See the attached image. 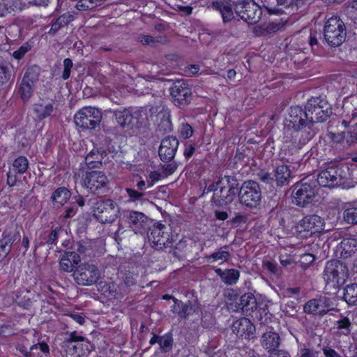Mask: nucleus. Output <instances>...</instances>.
<instances>
[{
  "instance_id": "1",
  "label": "nucleus",
  "mask_w": 357,
  "mask_h": 357,
  "mask_svg": "<svg viewBox=\"0 0 357 357\" xmlns=\"http://www.w3.org/2000/svg\"><path fill=\"white\" fill-rule=\"evenodd\" d=\"M289 118L286 119L284 130L292 128L300 136L299 143L307 144L317 133L314 124L326 121L332 114V108L328 101L321 97H312L304 109L298 105L289 109Z\"/></svg>"
},
{
  "instance_id": "2",
  "label": "nucleus",
  "mask_w": 357,
  "mask_h": 357,
  "mask_svg": "<svg viewBox=\"0 0 357 357\" xmlns=\"http://www.w3.org/2000/svg\"><path fill=\"white\" fill-rule=\"evenodd\" d=\"M123 223H127L128 227L131 228L137 234L142 233L148 229L150 223H151V220L143 213L139 211H123L119 216L118 229L113 233V238L118 243L126 237V229L123 227Z\"/></svg>"
},
{
  "instance_id": "3",
  "label": "nucleus",
  "mask_w": 357,
  "mask_h": 357,
  "mask_svg": "<svg viewBox=\"0 0 357 357\" xmlns=\"http://www.w3.org/2000/svg\"><path fill=\"white\" fill-rule=\"evenodd\" d=\"M349 168L347 165L329 163L317 174L318 184L324 188L341 185L349 178Z\"/></svg>"
},
{
  "instance_id": "4",
  "label": "nucleus",
  "mask_w": 357,
  "mask_h": 357,
  "mask_svg": "<svg viewBox=\"0 0 357 357\" xmlns=\"http://www.w3.org/2000/svg\"><path fill=\"white\" fill-rule=\"evenodd\" d=\"M348 271L346 264L339 260H331L326 263L323 273L326 294H335L348 277Z\"/></svg>"
},
{
  "instance_id": "5",
  "label": "nucleus",
  "mask_w": 357,
  "mask_h": 357,
  "mask_svg": "<svg viewBox=\"0 0 357 357\" xmlns=\"http://www.w3.org/2000/svg\"><path fill=\"white\" fill-rule=\"evenodd\" d=\"M93 213L100 223H112L119 218L121 213L114 201L107 199L98 200L93 204Z\"/></svg>"
},
{
  "instance_id": "6",
  "label": "nucleus",
  "mask_w": 357,
  "mask_h": 357,
  "mask_svg": "<svg viewBox=\"0 0 357 357\" xmlns=\"http://www.w3.org/2000/svg\"><path fill=\"white\" fill-rule=\"evenodd\" d=\"M239 203L252 209L259 206L261 200V190L258 183L252 180L244 181L240 187Z\"/></svg>"
},
{
  "instance_id": "7",
  "label": "nucleus",
  "mask_w": 357,
  "mask_h": 357,
  "mask_svg": "<svg viewBox=\"0 0 357 357\" xmlns=\"http://www.w3.org/2000/svg\"><path fill=\"white\" fill-rule=\"evenodd\" d=\"M324 36L328 45L340 46L346 37L345 25L342 20L337 17H330L325 23Z\"/></svg>"
},
{
  "instance_id": "8",
  "label": "nucleus",
  "mask_w": 357,
  "mask_h": 357,
  "mask_svg": "<svg viewBox=\"0 0 357 357\" xmlns=\"http://www.w3.org/2000/svg\"><path fill=\"white\" fill-rule=\"evenodd\" d=\"M233 7L236 14L250 24L257 23L262 15L261 7L253 0H237Z\"/></svg>"
},
{
  "instance_id": "9",
  "label": "nucleus",
  "mask_w": 357,
  "mask_h": 357,
  "mask_svg": "<svg viewBox=\"0 0 357 357\" xmlns=\"http://www.w3.org/2000/svg\"><path fill=\"white\" fill-rule=\"evenodd\" d=\"M147 236L151 246L155 250L167 248L172 243L171 229L169 225L160 222L149 226Z\"/></svg>"
},
{
  "instance_id": "10",
  "label": "nucleus",
  "mask_w": 357,
  "mask_h": 357,
  "mask_svg": "<svg viewBox=\"0 0 357 357\" xmlns=\"http://www.w3.org/2000/svg\"><path fill=\"white\" fill-rule=\"evenodd\" d=\"M101 119V111L91 106L82 107L74 116L76 126L84 130L95 129L99 126Z\"/></svg>"
},
{
  "instance_id": "11",
  "label": "nucleus",
  "mask_w": 357,
  "mask_h": 357,
  "mask_svg": "<svg viewBox=\"0 0 357 357\" xmlns=\"http://www.w3.org/2000/svg\"><path fill=\"white\" fill-rule=\"evenodd\" d=\"M316 194V186L302 180L294 185L292 202L298 206L306 207L313 202Z\"/></svg>"
},
{
  "instance_id": "12",
  "label": "nucleus",
  "mask_w": 357,
  "mask_h": 357,
  "mask_svg": "<svg viewBox=\"0 0 357 357\" xmlns=\"http://www.w3.org/2000/svg\"><path fill=\"white\" fill-rule=\"evenodd\" d=\"M73 276L77 284L91 286L100 279V272L95 265L84 264L75 267Z\"/></svg>"
},
{
  "instance_id": "13",
  "label": "nucleus",
  "mask_w": 357,
  "mask_h": 357,
  "mask_svg": "<svg viewBox=\"0 0 357 357\" xmlns=\"http://www.w3.org/2000/svg\"><path fill=\"white\" fill-rule=\"evenodd\" d=\"M109 179L103 172L93 170L86 172L83 178L82 186L93 194L105 193Z\"/></svg>"
},
{
  "instance_id": "14",
  "label": "nucleus",
  "mask_w": 357,
  "mask_h": 357,
  "mask_svg": "<svg viewBox=\"0 0 357 357\" xmlns=\"http://www.w3.org/2000/svg\"><path fill=\"white\" fill-rule=\"evenodd\" d=\"M170 95L175 105L183 107L192 100V91L186 81L176 80L170 88Z\"/></svg>"
},
{
  "instance_id": "15",
  "label": "nucleus",
  "mask_w": 357,
  "mask_h": 357,
  "mask_svg": "<svg viewBox=\"0 0 357 357\" xmlns=\"http://www.w3.org/2000/svg\"><path fill=\"white\" fill-rule=\"evenodd\" d=\"M29 168V161L24 156H19L13 162L12 166L7 172V184L10 187L17 185L20 182V176L26 172Z\"/></svg>"
},
{
  "instance_id": "16",
  "label": "nucleus",
  "mask_w": 357,
  "mask_h": 357,
  "mask_svg": "<svg viewBox=\"0 0 357 357\" xmlns=\"http://www.w3.org/2000/svg\"><path fill=\"white\" fill-rule=\"evenodd\" d=\"M179 145L178 139L174 136L165 137L160 143L158 149V155L164 162H169L174 160Z\"/></svg>"
},
{
  "instance_id": "17",
  "label": "nucleus",
  "mask_w": 357,
  "mask_h": 357,
  "mask_svg": "<svg viewBox=\"0 0 357 357\" xmlns=\"http://www.w3.org/2000/svg\"><path fill=\"white\" fill-rule=\"evenodd\" d=\"M231 330L238 337H245L251 340L255 337V326L250 320L245 317H242L236 320L231 326Z\"/></svg>"
},
{
  "instance_id": "18",
  "label": "nucleus",
  "mask_w": 357,
  "mask_h": 357,
  "mask_svg": "<svg viewBox=\"0 0 357 357\" xmlns=\"http://www.w3.org/2000/svg\"><path fill=\"white\" fill-rule=\"evenodd\" d=\"M297 227L311 234L321 232L324 229V220L316 214L307 215L299 222Z\"/></svg>"
},
{
  "instance_id": "19",
  "label": "nucleus",
  "mask_w": 357,
  "mask_h": 357,
  "mask_svg": "<svg viewBox=\"0 0 357 357\" xmlns=\"http://www.w3.org/2000/svg\"><path fill=\"white\" fill-rule=\"evenodd\" d=\"M236 197H238V193L221 185L220 191L213 194L211 202L215 206L224 207L232 203Z\"/></svg>"
},
{
  "instance_id": "20",
  "label": "nucleus",
  "mask_w": 357,
  "mask_h": 357,
  "mask_svg": "<svg viewBox=\"0 0 357 357\" xmlns=\"http://www.w3.org/2000/svg\"><path fill=\"white\" fill-rule=\"evenodd\" d=\"M107 155L103 148H93L85 157V163L89 169L99 168L102 160Z\"/></svg>"
},
{
  "instance_id": "21",
  "label": "nucleus",
  "mask_w": 357,
  "mask_h": 357,
  "mask_svg": "<svg viewBox=\"0 0 357 357\" xmlns=\"http://www.w3.org/2000/svg\"><path fill=\"white\" fill-rule=\"evenodd\" d=\"M114 116L115 117L118 124L122 128H132L137 118L134 116L132 112L129 109L123 110L114 111Z\"/></svg>"
},
{
  "instance_id": "22",
  "label": "nucleus",
  "mask_w": 357,
  "mask_h": 357,
  "mask_svg": "<svg viewBox=\"0 0 357 357\" xmlns=\"http://www.w3.org/2000/svg\"><path fill=\"white\" fill-rule=\"evenodd\" d=\"M261 346L269 352H276L280 344V337L278 333L274 331H266L261 337Z\"/></svg>"
},
{
  "instance_id": "23",
  "label": "nucleus",
  "mask_w": 357,
  "mask_h": 357,
  "mask_svg": "<svg viewBox=\"0 0 357 357\" xmlns=\"http://www.w3.org/2000/svg\"><path fill=\"white\" fill-rule=\"evenodd\" d=\"M196 311V307L190 301L185 303L175 299L174 305L172 307V312L177 314L182 319H187Z\"/></svg>"
},
{
  "instance_id": "24",
  "label": "nucleus",
  "mask_w": 357,
  "mask_h": 357,
  "mask_svg": "<svg viewBox=\"0 0 357 357\" xmlns=\"http://www.w3.org/2000/svg\"><path fill=\"white\" fill-rule=\"evenodd\" d=\"M238 309H241L247 315L256 310L257 309V303L254 294L246 293L242 295L238 303Z\"/></svg>"
},
{
  "instance_id": "25",
  "label": "nucleus",
  "mask_w": 357,
  "mask_h": 357,
  "mask_svg": "<svg viewBox=\"0 0 357 357\" xmlns=\"http://www.w3.org/2000/svg\"><path fill=\"white\" fill-rule=\"evenodd\" d=\"M67 354L74 357H82L89 354V342L86 340L85 342H78L72 344L63 346Z\"/></svg>"
},
{
  "instance_id": "26",
  "label": "nucleus",
  "mask_w": 357,
  "mask_h": 357,
  "mask_svg": "<svg viewBox=\"0 0 357 357\" xmlns=\"http://www.w3.org/2000/svg\"><path fill=\"white\" fill-rule=\"evenodd\" d=\"M274 180L277 186L282 187L289 184L291 179V170L284 164L275 167L274 170Z\"/></svg>"
},
{
  "instance_id": "27",
  "label": "nucleus",
  "mask_w": 357,
  "mask_h": 357,
  "mask_svg": "<svg viewBox=\"0 0 357 357\" xmlns=\"http://www.w3.org/2000/svg\"><path fill=\"white\" fill-rule=\"evenodd\" d=\"M71 192L66 187H59L52 194L50 200L54 207L59 208L63 206L70 198Z\"/></svg>"
},
{
  "instance_id": "28",
  "label": "nucleus",
  "mask_w": 357,
  "mask_h": 357,
  "mask_svg": "<svg viewBox=\"0 0 357 357\" xmlns=\"http://www.w3.org/2000/svg\"><path fill=\"white\" fill-rule=\"evenodd\" d=\"M211 6L220 13L224 23L229 22L234 19L233 4L227 1H213Z\"/></svg>"
},
{
  "instance_id": "29",
  "label": "nucleus",
  "mask_w": 357,
  "mask_h": 357,
  "mask_svg": "<svg viewBox=\"0 0 357 357\" xmlns=\"http://www.w3.org/2000/svg\"><path fill=\"white\" fill-rule=\"evenodd\" d=\"M215 273L220 276L222 281L227 285L235 284L239 279L240 273L234 268L222 271L218 268L215 270Z\"/></svg>"
},
{
  "instance_id": "30",
  "label": "nucleus",
  "mask_w": 357,
  "mask_h": 357,
  "mask_svg": "<svg viewBox=\"0 0 357 357\" xmlns=\"http://www.w3.org/2000/svg\"><path fill=\"white\" fill-rule=\"evenodd\" d=\"M74 20V16L70 13H66L57 17L55 21L52 22L51 28L48 33L50 35H55L56 33L62 27L67 26L70 22Z\"/></svg>"
},
{
  "instance_id": "31",
  "label": "nucleus",
  "mask_w": 357,
  "mask_h": 357,
  "mask_svg": "<svg viewBox=\"0 0 357 357\" xmlns=\"http://www.w3.org/2000/svg\"><path fill=\"white\" fill-rule=\"evenodd\" d=\"M53 103L51 102H43L34 105L33 112L39 121L50 116L53 112Z\"/></svg>"
},
{
  "instance_id": "32",
  "label": "nucleus",
  "mask_w": 357,
  "mask_h": 357,
  "mask_svg": "<svg viewBox=\"0 0 357 357\" xmlns=\"http://www.w3.org/2000/svg\"><path fill=\"white\" fill-rule=\"evenodd\" d=\"M342 299L350 306L357 305V283L347 284L344 287Z\"/></svg>"
},
{
  "instance_id": "33",
  "label": "nucleus",
  "mask_w": 357,
  "mask_h": 357,
  "mask_svg": "<svg viewBox=\"0 0 357 357\" xmlns=\"http://www.w3.org/2000/svg\"><path fill=\"white\" fill-rule=\"evenodd\" d=\"M357 248V239L355 238H347L343 239L340 244L341 256L347 258L354 253Z\"/></svg>"
},
{
  "instance_id": "34",
  "label": "nucleus",
  "mask_w": 357,
  "mask_h": 357,
  "mask_svg": "<svg viewBox=\"0 0 357 357\" xmlns=\"http://www.w3.org/2000/svg\"><path fill=\"white\" fill-rule=\"evenodd\" d=\"M303 310L307 314H319L323 316L326 314L325 310L321 308L317 298L308 301L303 307Z\"/></svg>"
},
{
  "instance_id": "35",
  "label": "nucleus",
  "mask_w": 357,
  "mask_h": 357,
  "mask_svg": "<svg viewBox=\"0 0 357 357\" xmlns=\"http://www.w3.org/2000/svg\"><path fill=\"white\" fill-rule=\"evenodd\" d=\"M344 220L349 224L357 225V202L348 204L343 213Z\"/></svg>"
},
{
  "instance_id": "36",
  "label": "nucleus",
  "mask_w": 357,
  "mask_h": 357,
  "mask_svg": "<svg viewBox=\"0 0 357 357\" xmlns=\"http://www.w3.org/2000/svg\"><path fill=\"white\" fill-rule=\"evenodd\" d=\"M40 72L39 66L36 65L30 66L26 69L22 80L36 85L39 79Z\"/></svg>"
},
{
  "instance_id": "37",
  "label": "nucleus",
  "mask_w": 357,
  "mask_h": 357,
  "mask_svg": "<svg viewBox=\"0 0 357 357\" xmlns=\"http://www.w3.org/2000/svg\"><path fill=\"white\" fill-rule=\"evenodd\" d=\"M35 85L22 80L19 88L18 93L24 101H27L33 95Z\"/></svg>"
},
{
  "instance_id": "38",
  "label": "nucleus",
  "mask_w": 357,
  "mask_h": 357,
  "mask_svg": "<svg viewBox=\"0 0 357 357\" xmlns=\"http://www.w3.org/2000/svg\"><path fill=\"white\" fill-rule=\"evenodd\" d=\"M2 238L8 243V246L11 250L13 244L20 240V234L17 229H6L2 234Z\"/></svg>"
},
{
  "instance_id": "39",
  "label": "nucleus",
  "mask_w": 357,
  "mask_h": 357,
  "mask_svg": "<svg viewBox=\"0 0 357 357\" xmlns=\"http://www.w3.org/2000/svg\"><path fill=\"white\" fill-rule=\"evenodd\" d=\"M98 290L106 296H115L117 285L114 282L101 281L98 284Z\"/></svg>"
},
{
  "instance_id": "40",
  "label": "nucleus",
  "mask_w": 357,
  "mask_h": 357,
  "mask_svg": "<svg viewBox=\"0 0 357 357\" xmlns=\"http://www.w3.org/2000/svg\"><path fill=\"white\" fill-rule=\"evenodd\" d=\"M222 186L227 188L230 190H234V192L238 193V196L239 195L241 186L239 185V181H238L235 176L225 175L223 177H222Z\"/></svg>"
},
{
  "instance_id": "41",
  "label": "nucleus",
  "mask_w": 357,
  "mask_h": 357,
  "mask_svg": "<svg viewBox=\"0 0 357 357\" xmlns=\"http://www.w3.org/2000/svg\"><path fill=\"white\" fill-rule=\"evenodd\" d=\"M339 333L343 335H349L351 331V322L347 317H342L336 321L335 324Z\"/></svg>"
},
{
  "instance_id": "42",
  "label": "nucleus",
  "mask_w": 357,
  "mask_h": 357,
  "mask_svg": "<svg viewBox=\"0 0 357 357\" xmlns=\"http://www.w3.org/2000/svg\"><path fill=\"white\" fill-rule=\"evenodd\" d=\"M138 41L143 45H148L151 46H155L156 43H164L166 41V37L165 36H157L154 38L149 35H139L138 37Z\"/></svg>"
},
{
  "instance_id": "43",
  "label": "nucleus",
  "mask_w": 357,
  "mask_h": 357,
  "mask_svg": "<svg viewBox=\"0 0 357 357\" xmlns=\"http://www.w3.org/2000/svg\"><path fill=\"white\" fill-rule=\"evenodd\" d=\"M160 349L163 352L169 351L173 345V337L172 335L167 333L165 335H162L159 340Z\"/></svg>"
},
{
  "instance_id": "44",
  "label": "nucleus",
  "mask_w": 357,
  "mask_h": 357,
  "mask_svg": "<svg viewBox=\"0 0 357 357\" xmlns=\"http://www.w3.org/2000/svg\"><path fill=\"white\" fill-rule=\"evenodd\" d=\"M103 0H79L76 8L79 10H91L100 4Z\"/></svg>"
},
{
  "instance_id": "45",
  "label": "nucleus",
  "mask_w": 357,
  "mask_h": 357,
  "mask_svg": "<svg viewBox=\"0 0 357 357\" xmlns=\"http://www.w3.org/2000/svg\"><path fill=\"white\" fill-rule=\"evenodd\" d=\"M10 76L11 75L8 68L0 63V89L8 82Z\"/></svg>"
},
{
  "instance_id": "46",
  "label": "nucleus",
  "mask_w": 357,
  "mask_h": 357,
  "mask_svg": "<svg viewBox=\"0 0 357 357\" xmlns=\"http://www.w3.org/2000/svg\"><path fill=\"white\" fill-rule=\"evenodd\" d=\"M137 274L134 271H127L125 273L124 284L127 288L131 289V288L136 285Z\"/></svg>"
},
{
  "instance_id": "47",
  "label": "nucleus",
  "mask_w": 357,
  "mask_h": 357,
  "mask_svg": "<svg viewBox=\"0 0 357 357\" xmlns=\"http://www.w3.org/2000/svg\"><path fill=\"white\" fill-rule=\"evenodd\" d=\"M86 338L84 336L79 335L76 331L71 332L68 337L66 338L63 342V346L72 344L78 342H85Z\"/></svg>"
},
{
  "instance_id": "48",
  "label": "nucleus",
  "mask_w": 357,
  "mask_h": 357,
  "mask_svg": "<svg viewBox=\"0 0 357 357\" xmlns=\"http://www.w3.org/2000/svg\"><path fill=\"white\" fill-rule=\"evenodd\" d=\"M282 27V24L280 22H270L264 24L262 26V30L264 33L270 34L279 31Z\"/></svg>"
},
{
  "instance_id": "49",
  "label": "nucleus",
  "mask_w": 357,
  "mask_h": 357,
  "mask_svg": "<svg viewBox=\"0 0 357 357\" xmlns=\"http://www.w3.org/2000/svg\"><path fill=\"white\" fill-rule=\"evenodd\" d=\"M59 266H60L61 269L65 272L70 273L72 271L74 272V271H75L74 265L73 264V263L70 262L69 259L65 256V255H62L60 262H59Z\"/></svg>"
},
{
  "instance_id": "50",
  "label": "nucleus",
  "mask_w": 357,
  "mask_h": 357,
  "mask_svg": "<svg viewBox=\"0 0 357 357\" xmlns=\"http://www.w3.org/2000/svg\"><path fill=\"white\" fill-rule=\"evenodd\" d=\"M321 308L322 310H325L326 311V314L329 310H334V307H333V303L330 298H328L326 296H320L319 298H317Z\"/></svg>"
},
{
  "instance_id": "51",
  "label": "nucleus",
  "mask_w": 357,
  "mask_h": 357,
  "mask_svg": "<svg viewBox=\"0 0 357 357\" xmlns=\"http://www.w3.org/2000/svg\"><path fill=\"white\" fill-rule=\"evenodd\" d=\"M208 259H213V261L224 260L227 261L230 257V254L227 251L219 250L213 252L210 256L207 257Z\"/></svg>"
},
{
  "instance_id": "52",
  "label": "nucleus",
  "mask_w": 357,
  "mask_h": 357,
  "mask_svg": "<svg viewBox=\"0 0 357 357\" xmlns=\"http://www.w3.org/2000/svg\"><path fill=\"white\" fill-rule=\"evenodd\" d=\"M73 63L72 59L66 58L63 60V71L62 73V79L66 80L70 77L71 68H73Z\"/></svg>"
},
{
  "instance_id": "53",
  "label": "nucleus",
  "mask_w": 357,
  "mask_h": 357,
  "mask_svg": "<svg viewBox=\"0 0 357 357\" xmlns=\"http://www.w3.org/2000/svg\"><path fill=\"white\" fill-rule=\"evenodd\" d=\"M73 63L72 59L66 58L63 60V71L62 73V79L66 80L70 77L71 68H73Z\"/></svg>"
},
{
  "instance_id": "54",
  "label": "nucleus",
  "mask_w": 357,
  "mask_h": 357,
  "mask_svg": "<svg viewBox=\"0 0 357 357\" xmlns=\"http://www.w3.org/2000/svg\"><path fill=\"white\" fill-rule=\"evenodd\" d=\"M196 144L192 141H188L185 144L183 155L185 159L188 160L195 152Z\"/></svg>"
},
{
  "instance_id": "55",
  "label": "nucleus",
  "mask_w": 357,
  "mask_h": 357,
  "mask_svg": "<svg viewBox=\"0 0 357 357\" xmlns=\"http://www.w3.org/2000/svg\"><path fill=\"white\" fill-rule=\"evenodd\" d=\"M257 176L261 181L266 184H273V183L275 182L274 176H273L271 173L264 170L259 171L257 173Z\"/></svg>"
},
{
  "instance_id": "56",
  "label": "nucleus",
  "mask_w": 357,
  "mask_h": 357,
  "mask_svg": "<svg viewBox=\"0 0 357 357\" xmlns=\"http://www.w3.org/2000/svg\"><path fill=\"white\" fill-rule=\"evenodd\" d=\"M167 164L164 165L162 167V172L165 174V176H169L172 174L177 169L178 165L176 162L173 160L171 162H167Z\"/></svg>"
},
{
  "instance_id": "57",
  "label": "nucleus",
  "mask_w": 357,
  "mask_h": 357,
  "mask_svg": "<svg viewBox=\"0 0 357 357\" xmlns=\"http://www.w3.org/2000/svg\"><path fill=\"white\" fill-rule=\"evenodd\" d=\"M10 250L8 243L2 238H0V261L7 257Z\"/></svg>"
},
{
  "instance_id": "58",
  "label": "nucleus",
  "mask_w": 357,
  "mask_h": 357,
  "mask_svg": "<svg viewBox=\"0 0 357 357\" xmlns=\"http://www.w3.org/2000/svg\"><path fill=\"white\" fill-rule=\"evenodd\" d=\"M329 138L334 142L340 144L342 143L346 138V132H341L338 133L329 132Z\"/></svg>"
},
{
  "instance_id": "59",
  "label": "nucleus",
  "mask_w": 357,
  "mask_h": 357,
  "mask_svg": "<svg viewBox=\"0 0 357 357\" xmlns=\"http://www.w3.org/2000/svg\"><path fill=\"white\" fill-rule=\"evenodd\" d=\"M63 255H65V256L69 259V260L70 261L71 263H73V264L77 265L81 261V257L79 254L75 251L65 252Z\"/></svg>"
},
{
  "instance_id": "60",
  "label": "nucleus",
  "mask_w": 357,
  "mask_h": 357,
  "mask_svg": "<svg viewBox=\"0 0 357 357\" xmlns=\"http://www.w3.org/2000/svg\"><path fill=\"white\" fill-rule=\"evenodd\" d=\"M126 191L127 192L130 199L133 202L139 200L144 196L142 192L131 188H126Z\"/></svg>"
},
{
  "instance_id": "61",
  "label": "nucleus",
  "mask_w": 357,
  "mask_h": 357,
  "mask_svg": "<svg viewBox=\"0 0 357 357\" xmlns=\"http://www.w3.org/2000/svg\"><path fill=\"white\" fill-rule=\"evenodd\" d=\"M193 130L190 125L188 123L183 124L181 128V135L185 138L188 139L192 135Z\"/></svg>"
},
{
  "instance_id": "62",
  "label": "nucleus",
  "mask_w": 357,
  "mask_h": 357,
  "mask_svg": "<svg viewBox=\"0 0 357 357\" xmlns=\"http://www.w3.org/2000/svg\"><path fill=\"white\" fill-rule=\"evenodd\" d=\"M322 351L325 357H342L331 347L325 346L322 348Z\"/></svg>"
},
{
  "instance_id": "63",
  "label": "nucleus",
  "mask_w": 357,
  "mask_h": 357,
  "mask_svg": "<svg viewBox=\"0 0 357 357\" xmlns=\"http://www.w3.org/2000/svg\"><path fill=\"white\" fill-rule=\"evenodd\" d=\"M29 50V46L22 45L17 50L13 52V56L16 59L20 60L25 55V54L28 52Z\"/></svg>"
},
{
  "instance_id": "64",
  "label": "nucleus",
  "mask_w": 357,
  "mask_h": 357,
  "mask_svg": "<svg viewBox=\"0 0 357 357\" xmlns=\"http://www.w3.org/2000/svg\"><path fill=\"white\" fill-rule=\"evenodd\" d=\"M300 357H318V352L308 348H303L301 349Z\"/></svg>"
}]
</instances>
